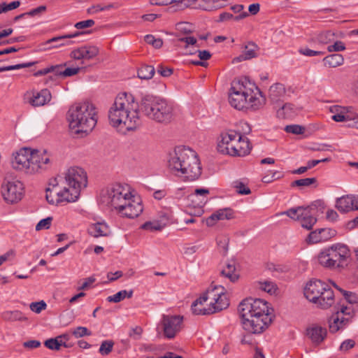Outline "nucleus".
<instances>
[{"label":"nucleus","mask_w":358,"mask_h":358,"mask_svg":"<svg viewBox=\"0 0 358 358\" xmlns=\"http://www.w3.org/2000/svg\"><path fill=\"white\" fill-rule=\"evenodd\" d=\"M286 90L284 85L281 83H275L272 85L268 90V97L271 102L278 103L285 96Z\"/></svg>","instance_id":"nucleus-26"},{"label":"nucleus","mask_w":358,"mask_h":358,"mask_svg":"<svg viewBox=\"0 0 358 358\" xmlns=\"http://www.w3.org/2000/svg\"><path fill=\"white\" fill-rule=\"evenodd\" d=\"M88 232L95 238L108 236L111 234L109 226L104 222L92 224L89 227Z\"/></svg>","instance_id":"nucleus-25"},{"label":"nucleus","mask_w":358,"mask_h":358,"mask_svg":"<svg viewBox=\"0 0 358 358\" xmlns=\"http://www.w3.org/2000/svg\"><path fill=\"white\" fill-rule=\"evenodd\" d=\"M36 62H27L15 65H10L0 67V73L11 70H18L23 68H27L33 66Z\"/></svg>","instance_id":"nucleus-45"},{"label":"nucleus","mask_w":358,"mask_h":358,"mask_svg":"<svg viewBox=\"0 0 358 358\" xmlns=\"http://www.w3.org/2000/svg\"><path fill=\"white\" fill-rule=\"evenodd\" d=\"M133 293L134 292L132 289L129 291L121 290L113 296H109L107 298V301L109 302L118 303L124 299L125 298H131L133 296Z\"/></svg>","instance_id":"nucleus-35"},{"label":"nucleus","mask_w":358,"mask_h":358,"mask_svg":"<svg viewBox=\"0 0 358 358\" xmlns=\"http://www.w3.org/2000/svg\"><path fill=\"white\" fill-rule=\"evenodd\" d=\"M323 62L325 66L336 68L343 64L344 58L341 54H332L325 57L323 59Z\"/></svg>","instance_id":"nucleus-31"},{"label":"nucleus","mask_w":358,"mask_h":358,"mask_svg":"<svg viewBox=\"0 0 358 358\" xmlns=\"http://www.w3.org/2000/svg\"><path fill=\"white\" fill-rule=\"evenodd\" d=\"M140 103L136 101L131 94H119L108 110V117L110 126L120 131H134L141 124Z\"/></svg>","instance_id":"nucleus-2"},{"label":"nucleus","mask_w":358,"mask_h":358,"mask_svg":"<svg viewBox=\"0 0 358 358\" xmlns=\"http://www.w3.org/2000/svg\"><path fill=\"white\" fill-rule=\"evenodd\" d=\"M298 108L293 103H284L276 110V115L278 118L287 119L292 118L297 115Z\"/></svg>","instance_id":"nucleus-27"},{"label":"nucleus","mask_w":358,"mask_h":358,"mask_svg":"<svg viewBox=\"0 0 358 358\" xmlns=\"http://www.w3.org/2000/svg\"><path fill=\"white\" fill-rule=\"evenodd\" d=\"M354 195L343 196L336 200V207L341 213L354 210Z\"/></svg>","instance_id":"nucleus-28"},{"label":"nucleus","mask_w":358,"mask_h":358,"mask_svg":"<svg viewBox=\"0 0 358 358\" xmlns=\"http://www.w3.org/2000/svg\"><path fill=\"white\" fill-rule=\"evenodd\" d=\"M306 335L311 340L312 343L319 345L324 341L327 335L325 327L318 324H312L306 329Z\"/></svg>","instance_id":"nucleus-20"},{"label":"nucleus","mask_w":358,"mask_h":358,"mask_svg":"<svg viewBox=\"0 0 358 358\" xmlns=\"http://www.w3.org/2000/svg\"><path fill=\"white\" fill-rule=\"evenodd\" d=\"M238 310L242 319L243 328L248 332V334L243 335L241 343L253 345L254 341L250 334H260L268 328L272 322V309L266 301L248 298L240 303Z\"/></svg>","instance_id":"nucleus-1"},{"label":"nucleus","mask_w":358,"mask_h":358,"mask_svg":"<svg viewBox=\"0 0 358 358\" xmlns=\"http://www.w3.org/2000/svg\"><path fill=\"white\" fill-rule=\"evenodd\" d=\"M58 69V67H55V66H51L50 67L39 70L34 73L35 76H41L45 74H48L49 73H52V76H48V79L50 80H55V69Z\"/></svg>","instance_id":"nucleus-47"},{"label":"nucleus","mask_w":358,"mask_h":358,"mask_svg":"<svg viewBox=\"0 0 358 358\" xmlns=\"http://www.w3.org/2000/svg\"><path fill=\"white\" fill-rule=\"evenodd\" d=\"M341 308L338 309L336 313H339L340 315L348 316V318H351L354 315V309L351 306H347L344 304H341Z\"/></svg>","instance_id":"nucleus-54"},{"label":"nucleus","mask_w":358,"mask_h":358,"mask_svg":"<svg viewBox=\"0 0 358 358\" xmlns=\"http://www.w3.org/2000/svg\"><path fill=\"white\" fill-rule=\"evenodd\" d=\"M355 345V341L352 339H347L344 341L340 345V350L346 352L349 350L354 348Z\"/></svg>","instance_id":"nucleus-57"},{"label":"nucleus","mask_w":358,"mask_h":358,"mask_svg":"<svg viewBox=\"0 0 358 358\" xmlns=\"http://www.w3.org/2000/svg\"><path fill=\"white\" fill-rule=\"evenodd\" d=\"M221 274L229 278L231 282L237 280L239 275L236 271L235 262L233 260L228 262L226 266L222 270Z\"/></svg>","instance_id":"nucleus-30"},{"label":"nucleus","mask_w":358,"mask_h":358,"mask_svg":"<svg viewBox=\"0 0 358 358\" xmlns=\"http://www.w3.org/2000/svg\"><path fill=\"white\" fill-rule=\"evenodd\" d=\"M234 212L231 208H224L217 210L206 219L208 226H213L216 221L230 220L233 218Z\"/></svg>","instance_id":"nucleus-24"},{"label":"nucleus","mask_w":358,"mask_h":358,"mask_svg":"<svg viewBox=\"0 0 358 358\" xmlns=\"http://www.w3.org/2000/svg\"><path fill=\"white\" fill-rule=\"evenodd\" d=\"M46 200L50 204H59L62 202H73L70 200L68 194V190L63 188L62 190H58L57 186H54L52 189H46Z\"/></svg>","instance_id":"nucleus-18"},{"label":"nucleus","mask_w":358,"mask_h":358,"mask_svg":"<svg viewBox=\"0 0 358 358\" xmlns=\"http://www.w3.org/2000/svg\"><path fill=\"white\" fill-rule=\"evenodd\" d=\"M52 96L50 92L48 89L41 90L39 92H33L32 96L29 102L35 107L42 106L51 100Z\"/></svg>","instance_id":"nucleus-22"},{"label":"nucleus","mask_w":358,"mask_h":358,"mask_svg":"<svg viewBox=\"0 0 358 358\" xmlns=\"http://www.w3.org/2000/svg\"><path fill=\"white\" fill-rule=\"evenodd\" d=\"M114 342L110 340L103 341L99 348V352L101 355H108L113 350Z\"/></svg>","instance_id":"nucleus-43"},{"label":"nucleus","mask_w":358,"mask_h":358,"mask_svg":"<svg viewBox=\"0 0 358 358\" xmlns=\"http://www.w3.org/2000/svg\"><path fill=\"white\" fill-rule=\"evenodd\" d=\"M1 194L8 203H17L24 195V185L19 180L6 178L1 185Z\"/></svg>","instance_id":"nucleus-15"},{"label":"nucleus","mask_w":358,"mask_h":358,"mask_svg":"<svg viewBox=\"0 0 358 358\" xmlns=\"http://www.w3.org/2000/svg\"><path fill=\"white\" fill-rule=\"evenodd\" d=\"M2 317L4 320L14 322V321H24L27 317L23 313L19 310L5 311L2 314Z\"/></svg>","instance_id":"nucleus-33"},{"label":"nucleus","mask_w":358,"mask_h":358,"mask_svg":"<svg viewBox=\"0 0 358 358\" xmlns=\"http://www.w3.org/2000/svg\"><path fill=\"white\" fill-rule=\"evenodd\" d=\"M333 285L343 294L346 301L350 305L356 304L358 302V295L357 294L338 288L335 283H333Z\"/></svg>","instance_id":"nucleus-41"},{"label":"nucleus","mask_w":358,"mask_h":358,"mask_svg":"<svg viewBox=\"0 0 358 358\" xmlns=\"http://www.w3.org/2000/svg\"><path fill=\"white\" fill-rule=\"evenodd\" d=\"M317 182V180L315 178H302L299 180H296L293 181L291 183V187H309L312 185H315Z\"/></svg>","instance_id":"nucleus-40"},{"label":"nucleus","mask_w":358,"mask_h":358,"mask_svg":"<svg viewBox=\"0 0 358 358\" xmlns=\"http://www.w3.org/2000/svg\"><path fill=\"white\" fill-rule=\"evenodd\" d=\"M64 180V189L68 190L70 200L74 202L79 198L81 189L87 187V173L80 167H71L65 173Z\"/></svg>","instance_id":"nucleus-12"},{"label":"nucleus","mask_w":358,"mask_h":358,"mask_svg":"<svg viewBox=\"0 0 358 358\" xmlns=\"http://www.w3.org/2000/svg\"><path fill=\"white\" fill-rule=\"evenodd\" d=\"M103 201L122 217L134 219L143 212L141 199L133 194L129 185L116 182L108 186Z\"/></svg>","instance_id":"nucleus-3"},{"label":"nucleus","mask_w":358,"mask_h":358,"mask_svg":"<svg viewBox=\"0 0 358 358\" xmlns=\"http://www.w3.org/2000/svg\"><path fill=\"white\" fill-rule=\"evenodd\" d=\"M306 298L322 309L331 307L335 301L334 291L320 280H310L304 289Z\"/></svg>","instance_id":"nucleus-10"},{"label":"nucleus","mask_w":358,"mask_h":358,"mask_svg":"<svg viewBox=\"0 0 358 358\" xmlns=\"http://www.w3.org/2000/svg\"><path fill=\"white\" fill-rule=\"evenodd\" d=\"M23 346L25 348H37L41 346V342L36 340H30L23 343Z\"/></svg>","instance_id":"nucleus-63"},{"label":"nucleus","mask_w":358,"mask_h":358,"mask_svg":"<svg viewBox=\"0 0 358 358\" xmlns=\"http://www.w3.org/2000/svg\"><path fill=\"white\" fill-rule=\"evenodd\" d=\"M157 71L163 77H169L173 73V69L169 67H165L162 65H159Z\"/></svg>","instance_id":"nucleus-58"},{"label":"nucleus","mask_w":358,"mask_h":358,"mask_svg":"<svg viewBox=\"0 0 358 358\" xmlns=\"http://www.w3.org/2000/svg\"><path fill=\"white\" fill-rule=\"evenodd\" d=\"M316 205L312 204L307 207L299 206L292 208L282 212V215H287L291 219L300 221L303 228L310 230L317 222L315 215Z\"/></svg>","instance_id":"nucleus-13"},{"label":"nucleus","mask_w":358,"mask_h":358,"mask_svg":"<svg viewBox=\"0 0 358 358\" xmlns=\"http://www.w3.org/2000/svg\"><path fill=\"white\" fill-rule=\"evenodd\" d=\"M183 327V316L179 315H162L157 329L161 330L164 338L173 339L182 330Z\"/></svg>","instance_id":"nucleus-14"},{"label":"nucleus","mask_w":358,"mask_h":358,"mask_svg":"<svg viewBox=\"0 0 358 358\" xmlns=\"http://www.w3.org/2000/svg\"><path fill=\"white\" fill-rule=\"evenodd\" d=\"M173 215L169 212H161L159 218L156 220L160 224L161 227L164 229L172 222Z\"/></svg>","instance_id":"nucleus-42"},{"label":"nucleus","mask_w":358,"mask_h":358,"mask_svg":"<svg viewBox=\"0 0 358 358\" xmlns=\"http://www.w3.org/2000/svg\"><path fill=\"white\" fill-rule=\"evenodd\" d=\"M155 72L152 66L144 65L138 71V76L141 79L148 80L152 78Z\"/></svg>","instance_id":"nucleus-37"},{"label":"nucleus","mask_w":358,"mask_h":358,"mask_svg":"<svg viewBox=\"0 0 358 358\" xmlns=\"http://www.w3.org/2000/svg\"><path fill=\"white\" fill-rule=\"evenodd\" d=\"M299 52L301 55H303L307 56V57L320 56V55H323L324 54V52L322 51L313 50L308 48H300L299 50Z\"/></svg>","instance_id":"nucleus-55"},{"label":"nucleus","mask_w":358,"mask_h":358,"mask_svg":"<svg viewBox=\"0 0 358 358\" xmlns=\"http://www.w3.org/2000/svg\"><path fill=\"white\" fill-rule=\"evenodd\" d=\"M145 41L148 44L152 45L155 48H159L163 45V41L161 38H156L154 36L151 34H148L145 36Z\"/></svg>","instance_id":"nucleus-50"},{"label":"nucleus","mask_w":358,"mask_h":358,"mask_svg":"<svg viewBox=\"0 0 358 358\" xmlns=\"http://www.w3.org/2000/svg\"><path fill=\"white\" fill-rule=\"evenodd\" d=\"M176 3L179 9H184L191 6L190 0H171V3Z\"/></svg>","instance_id":"nucleus-61"},{"label":"nucleus","mask_w":358,"mask_h":358,"mask_svg":"<svg viewBox=\"0 0 358 358\" xmlns=\"http://www.w3.org/2000/svg\"><path fill=\"white\" fill-rule=\"evenodd\" d=\"M31 149L23 148L13 152L10 159L13 169L31 174Z\"/></svg>","instance_id":"nucleus-16"},{"label":"nucleus","mask_w":358,"mask_h":358,"mask_svg":"<svg viewBox=\"0 0 358 358\" xmlns=\"http://www.w3.org/2000/svg\"><path fill=\"white\" fill-rule=\"evenodd\" d=\"M47 304L44 301L32 302L29 305L31 310L36 313H40L43 310H45Z\"/></svg>","instance_id":"nucleus-52"},{"label":"nucleus","mask_w":358,"mask_h":358,"mask_svg":"<svg viewBox=\"0 0 358 358\" xmlns=\"http://www.w3.org/2000/svg\"><path fill=\"white\" fill-rule=\"evenodd\" d=\"M52 221V217H48L45 219H42L38 222L36 226V230L40 231L42 229H48L50 227Z\"/></svg>","instance_id":"nucleus-53"},{"label":"nucleus","mask_w":358,"mask_h":358,"mask_svg":"<svg viewBox=\"0 0 358 358\" xmlns=\"http://www.w3.org/2000/svg\"><path fill=\"white\" fill-rule=\"evenodd\" d=\"M285 131L293 134H303L305 131V128L298 124H290L285 127Z\"/></svg>","instance_id":"nucleus-51"},{"label":"nucleus","mask_w":358,"mask_h":358,"mask_svg":"<svg viewBox=\"0 0 358 358\" xmlns=\"http://www.w3.org/2000/svg\"><path fill=\"white\" fill-rule=\"evenodd\" d=\"M257 46L253 43H248L240 56L241 59H250L256 57Z\"/></svg>","instance_id":"nucleus-36"},{"label":"nucleus","mask_w":358,"mask_h":358,"mask_svg":"<svg viewBox=\"0 0 358 358\" xmlns=\"http://www.w3.org/2000/svg\"><path fill=\"white\" fill-rule=\"evenodd\" d=\"M140 112L148 119L162 124H168L174 117L173 104L163 98L152 95L142 97Z\"/></svg>","instance_id":"nucleus-8"},{"label":"nucleus","mask_w":358,"mask_h":358,"mask_svg":"<svg viewBox=\"0 0 358 358\" xmlns=\"http://www.w3.org/2000/svg\"><path fill=\"white\" fill-rule=\"evenodd\" d=\"M168 166L174 175L185 180L194 181L201 174V166L196 152L185 146H178L170 154Z\"/></svg>","instance_id":"nucleus-4"},{"label":"nucleus","mask_w":358,"mask_h":358,"mask_svg":"<svg viewBox=\"0 0 358 358\" xmlns=\"http://www.w3.org/2000/svg\"><path fill=\"white\" fill-rule=\"evenodd\" d=\"M46 348L50 350H59L61 346L69 348V345L65 343V341H60V337L52 338L46 340L44 343Z\"/></svg>","instance_id":"nucleus-34"},{"label":"nucleus","mask_w":358,"mask_h":358,"mask_svg":"<svg viewBox=\"0 0 358 358\" xmlns=\"http://www.w3.org/2000/svg\"><path fill=\"white\" fill-rule=\"evenodd\" d=\"M85 34V31H76L74 34H66V35H63V36H56V37H53L49 40H48L46 41V43L47 44H49V43H55L56 44L51 46V48H59V47H61V46H63V45H69L71 43L70 41H66V42L64 41L66 39H69V38H75V37H77L80 35H83Z\"/></svg>","instance_id":"nucleus-29"},{"label":"nucleus","mask_w":358,"mask_h":358,"mask_svg":"<svg viewBox=\"0 0 358 358\" xmlns=\"http://www.w3.org/2000/svg\"><path fill=\"white\" fill-rule=\"evenodd\" d=\"M257 287L259 289L266 292L270 294H274L277 289L276 285L274 282L269 280L259 281L257 282Z\"/></svg>","instance_id":"nucleus-38"},{"label":"nucleus","mask_w":358,"mask_h":358,"mask_svg":"<svg viewBox=\"0 0 358 358\" xmlns=\"http://www.w3.org/2000/svg\"><path fill=\"white\" fill-rule=\"evenodd\" d=\"M350 322L349 318L340 315L339 313L332 315L329 320V328L331 333H336L345 329Z\"/></svg>","instance_id":"nucleus-23"},{"label":"nucleus","mask_w":358,"mask_h":358,"mask_svg":"<svg viewBox=\"0 0 358 358\" xmlns=\"http://www.w3.org/2000/svg\"><path fill=\"white\" fill-rule=\"evenodd\" d=\"M71 333L72 335L76 338L92 335V332L85 327H78L73 329Z\"/></svg>","instance_id":"nucleus-46"},{"label":"nucleus","mask_w":358,"mask_h":358,"mask_svg":"<svg viewBox=\"0 0 358 358\" xmlns=\"http://www.w3.org/2000/svg\"><path fill=\"white\" fill-rule=\"evenodd\" d=\"M50 164V155L46 150H31V174L47 169Z\"/></svg>","instance_id":"nucleus-17"},{"label":"nucleus","mask_w":358,"mask_h":358,"mask_svg":"<svg viewBox=\"0 0 358 358\" xmlns=\"http://www.w3.org/2000/svg\"><path fill=\"white\" fill-rule=\"evenodd\" d=\"M141 229L150 231H161L162 229L160 224L156 220L145 222L143 224H142Z\"/></svg>","instance_id":"nucleus-48"},{"label":"nucleus","mask_w":358,"mask_h":358,"mask_svg":"<svg viewBox=\"0 0 358 358\" xmlns=\"http://www.w3.org/2000/svg\"><path fill=\"white\" fill-rule=\"evenodd\" d=\"M217 150L224 155L243 157L250 153L251 146L247 137L234 130H229L221 134Z\"/></svg>","instance_id":"nucleus-9"},{"label":"nucleus","mask_w":358,"mask_h":358,"mask_svg":"<svg viewBox=\"0 0 358 358\" xmlns=\"http://www.w3.org/2000/svg\"><path fill=\"white\" fill-rule=\"evenodd\" d=\"M99 53V49L96 46H82L73 50L71 52V57L74 59H91Z\"/></svg>","instance_id":"nucleus-21"},{"label":"nucleus","mask_w":358,"mask_h":358,"mask_svg":"<svg viewBox=\"0 0 358 358\" xmlns=\"http://www.w3.org/2000/svg\"><path fill=\"white\" fill-rule=\"evenodd\" d=\"M327 50L329 52H340L345 50V45L342 41H337L333 45H329Z\"/></svg>","instance_id":"nucleus-56"},{"label":"nucleus","mask_w":358,"mask_h":358,"mask_svg":"<svg viewBox=\"0 0 358 358\" xmlns=\"http://www.w3.org/2000/svg\"><path fill=\"white\" fill-rule=\"evenodd\" d=\"M336 231L330 228H321L311 231L307 238L309 243H318L329 240L336 236Z\"/></svg>","instance_id":"nucleus-19"},{"label":"nucleus","mask_w":358,"mask_h":358,"mask_svg":"<svg viewBox=\"0 0 358 358\" xmlns=\"http://www.w3.org/2000/svg\"><path fill=\"white\" fill-rule=\"evenodd\" d=\"M181 43H185V48H187L189 45H194L196 43V39L193 36H185L178 39Z\"/></svg>","instance_id":"nucleus-62"},{"label":"nucleus","mask_w":358,"mask_h":358,"mask_svg":"<svg viewBox=\"0 0 358 358\" xmlns=\"http://www.w3.org/2000/svg\"><path fill=\"white\" fill-rule=\"evenodd\" d=\"M142 333V328L141 327H136L130 330L129 336L134 340H138L141 338Z\"/></svg>","instance_id":"nucleus-60"},{"label":"nucleus","mask_w":358,"mask_h":358,"mask_svg":"<svg viewBox=\"0 0 358 358\" xmlns=\"http://www.w3.org/2000/svg\"><path fill=\"white\" fill-rule=\"evenodd\" d=\"M283 177V174L280 171H269V173L263 176L262 180L265 183H270L275 180H278Z\"/></svg>","instance_id":"nucleus-44"},{"label":"nucleus","mask_w":358,"mask_h":358,"mask_svg":"<svg viewBox=\"0 0 358 358\" xmlns=\"http://www.w3.org/2000/svg\"><path fill=\"white\" fill-rule=\"evenodd\" d=\"M350 255L347 245L336 243L322 250L318 255L317 259L320 265L328 268H335L342 266L343 263Z\"/></svg>","instance_id":"nucleus-11"},{"label":"nucleus","mask_w":358,"mask_h":358,"mask_svg":"<svg viewBox=\"0 0 358 358\" xmlns=\"http://www.w3.org/2000/svg\"><path fill=\"white\" fill-rule=\"evenodd\" d=\"M265 101L259 88L246 78L232 83L229 101L234 108L256 110L265 104Z\"/></svg>","instance_id":"nucleus-5"},{"label":"nucleus","mask_w":358,"mask_h":358,"mask_svg":"<svg viewBox=\"0 0 358 358\" xmlns=\"http://www.w3.org/2000/svg\"><path fill=\"white\" fill-rule=\"evenodd\" d=\"M234 188L236 189V191L239 194H244L248 195L251 193V191L248 187L246 186V185L241 182V181H236L234 183Z\"/></svg>","instance_id":"nucleus-49"},{"label":"nucleus","mask_w":358,"mask_h":358,"mask_svg":"<svg viewBox=\"0 0 358 358\" xmlns=\"http://www.w3.org/2000/svg\"><path fill=\"white\" fill-rule=\"evenodd\" d=\"M66 66V64L56 65L55 67L58 69H55V79L59 76L69 77L77 74L81 69L79 67L77 68H66L63 70V68Z\"/></svg>","instance_id":"nucleus-32"},{"label":"nucleus","mask_w":358,"mask_h":358,"mask_svg":"<svg viewBox=\"0 0 358 358\" xmlns=\"http://www.w3.org/2000/svg\"><path fill=\"white\" fill-rule=\"evenodd\" d=\"M94 24V21L93 20H87L78 22L76 23L75 27L78 29H83L87 27H91Z\"/></svg>","instance_id":"nucleus-59"},{"label":"nucleus","mask_w":358,"mask_h":358,"mask_svg":"<svg viewBox=\"0 0 358 358\" xmlns=\"http://www.w3.org/2000/svg\"><path fill=\"white\" fill-rule=\"evenodd\" d=\"M46 10V6H40L36 8H34L32 10H31L29 12H27V15H29V16H35V15H39L40 13H41L42 12L45 11Z\"/></svg>","instance_id":"nucleus-64"},{"label":"nucleus","mask_w":358,"mask_h":358,"mask_svg":"<svg viewBox=\"0 0 358 358\" xmlns=\"http://www.w3.org/2000/svg\"><path fill=\"white\" fill-rule=\"evenodd\" d=\"M229 305L225 289L219 285L208 288L206 293L193 302L191 309L194 315H206L222 310Z\"/></svg>","instance_id":"nucleus-6"},{"label":"nucleus","mask_w":358,"mask_h":358,"mask_svg":"<svg viewBox=\"0 0 358 358\" xmlns=\"http://www.w3.org/2000/svg\"><path fill=\"white\" fill-rule=\"evenodd\" d=\"M335 38V34L331 31H325L320 33L316 41L320 44H327L333 41Z\"/></svg>","instance_id":"nucleus-39"},{"label":"nucleus","mask_w":358,"mask_h":358,"mask_svg":"<svg viewBox=\"0 0 358 358\" xmlns=\"http://www.w3.org/2000/svg\"><path fill=\"white\" fill-rule=\"evenodd\" d=\"M96 109L90 102L72 105L67 113L69 128L76 134L91 131L96 124Z\"/></svg>","instance_id":"nucleus-7"}]
</instances>
